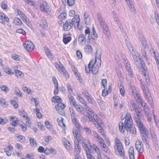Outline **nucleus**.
<instances>
[{
  "label": "nucleus",
  "instance_id": "obj_1",
  "mask_svg": "<svg viewBox=\"0 0 159 159\" xmlns=\"http://www.w3.org/2000/svg\"><path fill=\"white\" fill-rule=\"evenodd\" d=\"M132 121L130 113L129 112L127 113L124 123L122 122L119 123L120 131L124 133L125 129L127 132H129L133 135H135L136 133V129L132 125Z\"/></svg>",
  "mask_w": 159,
  "mask_h": 159
},
{
  "label": "nucleus",
  "instance_id": "obj_2",
  "mask_svg": "<svg viewBox=\"0 0 159 159\" xmlns=\"http://www.w3.org/2000/svg\"><path fill=\"white\" fill-rule=\"evenodd\" d=\"M84 109L87 111L86 116L87 118V120L89 122H93L94 124L100 119L98 116L89 107L85 108Z\"/></svg>",
  "mask_w": 159,
  "mask_h": 159
},
{
  "label": "nucleus",
  "instance_id": "obj_3",
  "mask_svg": "<svg viewBox=\"0 0 159 159\" xmlns=\"http://www.w3.org/2000/svg\"><path fill=\"white\" fill-rule=\"evenodd\" d=\"M72 132L76 140L74 141L75 150L77 151V152H80V147L79 145V143L80 142L78 140L79 134H78V131L77 130L73 129Z\"/></svg>",
  "mask_w": 159,
  "mask_h": 159
},
{
  "label": "nucleus",
  "instance_id": "obj_4",
  "mask_svg": "<svg viewBox=\"0 0 159 159\" xmlns=\"http://www.w3.org/2000/svg\"><path fill=\"white\" fill-rule=\"evenodd\" d=\"M69 110L73 123L78 129L81 128L80 124L79 122L77 120L76 118L75 111L72 107L70 108Z\"/></svg>",
  "mask_w": 159,
  "mask_h": 159
},
{
  "label": "nucleus",
  "instance_id": "obj_5",
  "mask_svg": "<svg viewBox=\"0 0 159 159\" xmlns=\"http://www.w3.org/2000/svg\"><path fill=\"white\" fill-rule=\"evenodd\" d=\"M95 127L97 128L98 131L104 137H106V135L103 127V124L101 122L100 119L94 124Z\"/></svg>",
  "mask_w": 159,
  "mask_h": 159
},
{
  "label": "nucleus",
  "instance_id": "obj_6",
  "mask_svg": "<svg viewBox=\"0 0 159 159\" xmlns=\"http://www.w3.org/2000/svg\"><path fill=\"white\" fill-rule=\"evenodd\" d=\"M101 28L103 30L104 33L107 37L109 39L110 36V32L108 26L106 24L105 20H103L100 22H99Z\"/></svg>",
  "mask_w": 159,
  "mask_h": 159
},
{
  "label": "nucleus",
  "instance_id": "obj_7",
  "mask_svg": "<svg viewBox=\"0 0 159 159\" xmlns=\"http://www.w3.org/2000/svg\"><path fill=\"white\" fill-rule=\"evenodd\" d=\"M101 28L103 30L104 33L107 37L109 39L110 36V32L108 26L106 24L105 20H103L100 22H99Z\"/></svg>",
  "mask_w": 159,
  "mask_h": 159
},
{
  "label": "nucleus",
  "instance_id": "obj_8",
  "mask_svg": "<svg viewBox=\"0 0 159 159\" xmlns=\"http://www.w3.org/2000/svg\"><path fill=\"white\" fill-rule=\"evenodd\" d=\"M101 28L103 30L104 33L107 37L109 39L110 36V32L108 26L106 24L105 20H103L100 22H99Z\"/></svg>",
  "mask_w": 159,
  "mask_h": 159
},
{
  "label": "nucleus",
  "instance_id": "obj_9",
  "mask_svg": "<svg viewBox=\"0 0 159 159\" xmlns=\"http://www.w3.org/2000/svg\"><path fill=\"white\" fill-rule=\"evenodd\" d=\"M130 53L133 57L134 61L136 66H143V62L140 58L138 56V54L136 52L133 51L131 52Z\"/></svg>",
  "mask_w": 159,
  "mask_h": 159
},
{
  "label": "nucleus",
  "instance_id": "obj_10",
  "mask_svg": "<svg viewBox=\"0 0 159 159\" xmlns=\"http://www.w3.org/2000/svg\"><path fill=\"white\" fill-rule=\"evenodd\" d=\"M74 19H69L66 20L65 23L63 24V28L64 30L68 31L73 25V21Z\"/></svg>",
  "mask_w": 159,
  "mask_h": 159
},
{
  "label": "nucleus",
  "instance_id": "obj_11",
  "mask_svg": "<svg viewBox=\"0 0 159 159\" xmlns=\"http://www.w3.org/2000/svg\"><path fill=\"white\" fill-rule=\"evenodd\" d=\"M135 148L137 151L139 153H142L144 151L143 143L139 140L136 142Z\"/></svg>",
  "mask_w": 159,
  "mask_h": 159
},
{
  "label": "nucleus",
  "instance_id": "obj_12",
  "mask_svg": "<svg viewBox=\"0 0 159 159\" xmlns=\"http://www.w3.org/2000/svg\"><path fill=\"white\" fill-rule=\"evenodd\" d=\"M24 48L27 51H30L34 48L33 43L30 41H27L23 44Z\"/></svg>",
  "mask_w": 159,
  "mask_h": 159
},
{
  "label": "nucleus",
  "instance_id": "obj_13",
  "mask_svg": "<svg viewBox=\"0 0 159 159\" xmlns=\"http://www.w3.org/2000/svg\"><path fill=\"white\" fill-rule=\"evenodd\" d=\"M66 105L60 102L55 106V108L56 110L58 111L59 113L62 115L64 114V109L65 108Z\"/></svg>",
  "mask_w": 159,
  "mask_h": 159
},
{
  "label": "nucleus",
  "instance_id": "obj_14",
  "mask_svg": "<svg viewBox=\"0 0 159 159\" xmlns=\"http://www.w3.org/2000/svg\"><path fill=\"white\" fill-rule=\"evenodd\" d=\"M114 148L115 150L117 151L120 157H122L123 159L125 158L124 151L122 144L114 146Z\"/></svg>",
  "mask_w": 159,
  "mask_h": 159
},
{
  "label": "nucleus",
  "instance_id": "obj_15",
  "mask_svg": "<svg viewBox=\"0 0 159 159\" xmlns=\"http://www.w3.org/2000/svg\"><path fill=\"white\" fill-rule=\"evenodd\" d=\"M142 89L143 93L145 95V97L147 101H148L150 103H152V98L147 87H146L145 88V89Z\"/></svg>",
  "mask_w": 159,
  "mask_h": 159
},
{
  "label": "nucleus",
  "instance_id": "obj_16",
  "mask_svg": "<svg viewBox=\"0 0 159 159\" xmlns=\"http://www.w3.org/2000/svg\"><path fill=\"white\" fill-rule=\"evenodd\" d=\"M134 120L139 129L145 127L143 123L141 122L140 116H136L134 118Z\"/></svg>",
  "mask_w": 159,
  "mask_h": 159
},
{
  "label": "nucleus",
  "instance_id": "obj_17",
  "mask_svg": "<svg viewBox=\"0 0 159 159\" xmlns=\"http://www.w3.org/2000/svg\"><path fill=\"white\" fill-rule=\"evenodd\" d=\"M41 10L43 12H47V10H49L50 6L45 1H43L40 4Z\"/></svg>",
  "mask_w": 159,
  "mask_h": 159
},
{
  "label": "nucleus",
  "instance_id": "obj_18",
  "mask_svg": "<svg viewBox=\"0 0 159 159\" xmlns=\"http://www.w3.org/2000/svg\"><path fill=\"white\" fill-rule=\"evenodd\" d=\"M141 136L142 139L144 140L146 138H148V130L146 127H144L143 128L139 129Z\"/></svg>",
  "mask_w": 159,
  "mask_h": 159
},
{
  "label": "nucleus",
  "instance_id": "obj_19",
  "mask_svg": "<svg viewBox=\"0 0 159 159\" xmlns=\"http://www.w3.org/2000/svg\"><path fill=\"white\" fill-rule=\"evenodd\" d=\"M98 35L96 31L92 32L90 36H88L89 42L90 43H95L96 39L98 38Z\"/></svg>",
  "mask_w": 159,
  "mask_h": 159
},
{
  "label": "nucleus",
  "instance_id": "obj_20",
  "mask_svg": "<svg viewBox=\"0 0 159 159\" xmlns=\"http://www.w3.org/2000/svg\"><path fill=\"white\" fill-rule=\"evenodd\" d=\"M97 57H96L95 62L93 64V63H91V65H92V68H91V70L92 73L93 74H96L97 73L98 70V68L96 67L95 66H96L97 64Z\"/></svg>",
  "mask_w": 159,
  "mask_h": 159
},
{
  "label": "nucleus",
  "instance_id": "obj_21",
  "mask_svg": "<svg viewBox=\"0 0 159 159\" xmlns=\"http://www.w3.org/2000/svg\"><path fill=\"white\" fill-rule=\"evenodd\" d=\"M125 1L131 11L134 14H135L136 10L132 0H125Z\"/></svg>",
  "mask_w": 159,
  "mask_h": 159
},
{
  "label": "nucleus",
  "instance_id": "obj_22",
  "mask_svg": "<svg viewBox=\"0 0 159 159\" xmlns=\"http://www.w3.org/2000/svg\"><path fill=\"white\" fill-rule=\"evenodd\" d=\"M17 13L21 16V18L25 23L27 25L29 24V22L28 21L27 17L23 13L21 12L20 10L17 11Z\"/></svg>",
  "mask_w": 159,
  "mask_h": 159
},
{
  "label": "nucleus",
  "instance_id": "obj_23",
  "mask_svg": "<svg viewBox=\"0 0 159 159\" xmlns=\"http://www.w3.org/2000/svg\"><path fill=\"white\" fill-rule=\"evenodd\" d=\"M77 95V99L79 100L80 102H81L82 104L84 105V109H85V108H87V107H89L87 105L86 102L85 101V100L84 99L80 96V94L77 93L76 94Z\"/></svg>",
  "mask_w": 159,
  "mask_h": 159
},
{
  "label": "nucleus",
  "instance_id": "obj_24",
  "mask_svg": "<svg viewBox=\"0 0 159 159\" xmlns=\"http://www.w3.org/2000/svg\"><path fill=\"white\" fill-rule=\"evenodd\" d=\"M78 139V140L80 141V142L82 143L83 147L85 146H86V145L89 144V142L88 139H84L83 137L80 134H79Z\"/></svg>",
  "mask_w": 159,
  "mask_h": 159
},
{
  "label": "nucleus",
  "instance_id": "obj_25",
  "mask_svg": "<svg viewBox=\"0 0 159 159\" xmlns=\"http://www.w3.org/2000/svg\"><path fill=\"white\" fill-rule=\"evenodd\" d=\"M78 41L80 44L83 45L85 44L86 43V39L83 34H80L78 37Z\"/></svg>",
  "mask_w": 159,
  "mask_h": 159
},
{
  "label": "nucleus",
  "instance_id": "obj_26",
  "mask_svg": "<svg viewBox=\"0 0 159 159\" xmlns=\"http://www.w3.org/2000/svg\"><path fill=\"white\" fill-rule=\"evenodd\" d=\"M92 47L89 44L86 45L84 47V51L87 54H89L92 51Z\"/></svg>",
  "mask_w": 159,
  "mask_h": 159
},
{
  "label": "nucleus",
  "instance_id": "obj_27",
  "mask_svg": "<svg viewBox=\"0 0 159 159\" xmlns=\"http://www.w3.org/2000/svg\"><path fill=\"white\" fill-rule=\"evenodd\" d=\"M96 55L95 56V57H97V59L99 60V62H98L97 63L96 66H95L97 67L98 68H100L101 66V52H100V53L97 54V53H96Z\"/></svg>",
  "mask_w": 159,
  "mask_h": 159
},
{
  "label": "nucleus",
  "instance_id": "obj_28",
  "mask_svg": "<svg viewBox=\"0 0 159 159\" xmlns=\"http://www.w3.org/2000/svg\"><path fill=\"white\" fill-rule=\"evenodd\" d=\"M68 97L69 98V102L71 105H72L73 106H75V105H77V104L75 102V99L71 95H68Z\"/></svg>",
  "mask_w": 159,
  "mask_h": 159
},
{
  "label": "nucleus",
  "instance_id": "obj_29",
  "mask_svg": "<svg viewBox=\"0 0 159 159\" xmlns=\"http://www.w3.org/2000/svg\"><path fill=\"white\" fill-rule=\"evenodd\" d=\"M71 39L70 37H67L66 35L64 34L63 38V41L65 44H67Z\"/></svg>",
  "mask_w": 159,
  "mask_h": 159
},
{
  "label": "nucleus",
  "instance_id": "obj_30",
  "mask_svg": "<svg viewBox=\"0 0 159 159\" xmlns=\"http://www.w3.org/2000/svg\"><path fill=\"white\" fill-rule=\"evenodd\" d=\"M10 119L11 121L10 124L13 126H16L17 124L16 121L17 118L15 117H14L13 116H11Z\"/></svg>",
  "mask_w": 159,
  "mask_h": 159
},
{
  "label": "nucleus",
  "instance_id": "obj_31",
  "mask_svg": "<svg viewBox=\"0 0 159 159\" xmlns=\"http://www.w3.org/2000/svg\"><path fill=\"white\" fill-rule=\"evenodd\" d=\"M92 63H93L92 61H90L87 67H86V66H85V71L87 73H90L92 66V65H91Z\"/></svg>",
  "mask_w": 159,
  "mask_h": 159
},
{
  "label": "nucleus",
  "instance_id": "obj_32",
  "mask_svg": "<svg viewBox=\"0 0 159 159\" xmlns=\"http://www.w3.org/2000/svg\"><path fill=\"white\" fill-rule=\"evenodd\" d=\"M144 47H142L141 50V53L145 60H148V58L146 56V49Z\"/></svg>",
  "mask_w": 159,
  "mask_h": 159
},
{
  "label": "nucleus",
  "instance_id": "obj_33",
  "mask_svg": "<svg viewBox=\"0 0 159 159\" xmlns=\"http://www.w3.org/2000/svg\"><path fill=\"white\" fill-rule=\"evenodd\" d=\"M74 107H76V110L79 113L82 114V107L80 105H78L77 104V105H75L74 106Z\"/></svg>",
  "mask_w": 159,
  "mask_h": 159
},
{
  "label": "nucleus",
  "instance_id": "obj_34",
  "mask_svg": "<svg viewBox=\"0 0 159 159\" xmlns=\"http://www.w3.org/2000/svg\"><path fill=\"white\" fill-rule=\"evenodd\" d=\"M14 23L16 25H20L22 24L21 20L17 17H15L14 19Z\"/></svg>",
  "mask_w": 159,
  "mask_h": 159
},
{
  "label": "nucleus",
  "instance_id": "obj_35",
  "mask_svg": "<svg viewBox=\"0 0 159 159\" xmlns=\"http://www.w3.org/2000/svg\"><path fill=\"white\" fill-rule=\"evenodd\" d=\"M44 49L45 50V52L47 56L49 57L52 58V56L50 52V51L48 48L47 47H44Z\"/></svg>",
  "mask_w": 159,
  "mask_h": 159
},
{
  "label": "nucleus",
  "instance_id": "obj_36",
  "mask_svg": "<svg viewBox=\"0 0 159 159\" xmlns=\"http://www.w3.org/2000/svg\"><path fill=\"white\" fill-rule=\"evenodd\" d=\"M63 118L61 117L60 119L58 118L57 119L58 125L61 127H62L65 126V124L63 121Z\"/></svg>",
  "mask_w": 159,
  "mask_h": 159
},
{
  "label": "nucleus",
  "instance_id": "obj_37",
  "mask_svg": "<svg viewBox=\"0 0 159 159\" xmlns=\"http://www.w3.org/2000/svg\"><path fill=\"white\" fill-rule=\"evenodd\" d=\"M138 102H139V104L143 107L144 110L148 108V107L146 103L142 99H141V100H139Z\"/></svg>",
  "mask_w": 159,
  "mask_h": 159
},
{
  "label": "nucleus",
  "instance_id": "obj_38",
  "mask_svg": "<svg viewBox=\"0 0 159 159\" xmlns=\"http://www.w3.org/2000/svg\"><path fill=\"white\" fill-rule=\"evenodd\" d=\"M72 19H74V21H73V25L75 28H78L79 25V20L76 19L75 18H73Z\"/></svg>",
  "mask_w": 159,
  "mask_h": 159
},
{
  "label": "nucleus",
  "instance_id": "obj_39",
  "mask_svg": "<svg viewBox=\"0 0 159 159\" xmlns=\"http://www.w3.org/2000/svg\"><path fill=\"white\" fill-rule=\"evenodd\" d=\"M93 150L97 154V155L101 153V152L100 149L97 147L96 145L93 144Z\"/></svg>",
  "mask_w": 159,
  "mask_h": 159
},
{
  "label": "nucleus",
  "instance_id": "obj_40",
  "mask_svg": "<svg viewBox=\"0 0 159 159\" xmlns=\"http://www.w3.org/2000/svg\"><path fill=\"white\" fill-rule=\"evenodd\" d=\"M42 22L39 24L41 26L44 27V26H47V23L46 20L44 18H43L42 19Z\"/></svg>",
  "mask_w": 159,
  "mask_h": 159
},
{
  "label": "nucleus",
  "instance_id": "obj_41",
  "mask_svg": "<svg viewBox=\"0 0 159 159\" xmlns=\"http://www.w3.org/2000/svg\"><path fill=\"white\" fill-rule=\"evenodd\" d=\"M61 72L63 73V74L65 75L66 78H69V75L68 74L66 70L65 69L64 67L63 66L61 67Z\"/></svg>",
  "mask_w": 159,
  "mask_h": 159
},
{
  "label": "nucleus",
  "instance_id": "obj_42",
  "mask_svg": "<svg viewBox=\"0 0 159 159\" xmlns=\"http://www.w3.org/2000/svg\"><path fill=\"white\" fill-rule=\"evenodd\" d=\"M126 46L127 47L128 49H129L130 52H131L132 51H134V48L132 46V45L129 42H127V43H126Z\"/></svg>",
  "mask_w": 159,
  "mask_h": 159
},
{
  "label": "nucleus",
  "instance_id": "obj_43",
  "mask_svg": "<svg viewBox=\"0 0 159 159\" xmlns=\"http://www.w3.org/2000/svg\"><path fill=\"white\" fill-rule=\"evenodd\" d=\"M14 92L16 95L20 97H21L22 94L18 88L16 87L15 88Z\"/></svg>",
  "mask_w": 159,
  "mask_h": 159
},
{
  "label": "nucleus",
  "instance_id": "obj_44",
  "mask_svg": "<svg viewBox=\"0 0 159 159\" xmlns=\"http://www.w3.org/2000/svg\"><path fill=\"white\" fill-rule=\"evenodd\" d=\"M92 148V147L91 144L90 143V142L89 143V144H87L86 146H85L83 147L85 151V152H86V150H87V151H89V152H89V151L90 150V149H91Z\"/></svg>",
  "mask_w": 159,
  "mask_h": 159
},
{
  "label": "nucleus",
  "instance_id": "obj_45",
  "mask_svg": "<svg viewBox=\"0 0 159 159\" xmlns=\"http://www.w3.org/2000/svg\"><path fill=\"white\" fill-rule=\"evenodd\" d=\"M8 121V120L7 118L2 119L0 117V124L4 125L6 124Z\"/></svg>",
  "mask_w": 159,
  "mask_h": 159
},
{
  "label": "nucleus",
  "instance_id": "obj_46",
  "mask_svg": "<svg viewBox=\"0 0 159 159\" xmlns=\"http://www.w3.org/2000/svg\"><path fill=\"white\" fill-rule=\"evenodd\" d=\"M29 141L31 145L33 146H36L37 143L34 139L32 138H30L29 139Z\"/></svg>",
  "mask_w": 159,
  "mask_h": 159
},
{
  "label": "nucleus",
  "instance_id": "obj_47",
  "mask_svg": "<svg viewBox=\"0 0 159 159\" xmlns=\"http://www.w3.org/2000/svg\"><path fill=\"white\" fill-rule=\"evenodd\" d=\"M64 144L67 149H70V144L68 140H66V141L64 142Z\"/></svg>",
  "mask_w": 159,
  "mask_h": 159
},
{
  "label": "nucleus",
  "instance_id": "obj_48",
  "mask_svg": "<svg viewBox=\"0 0 159 159\" xmlns=\"http://www.w3.org/2000/svg\"><path fill=\"white\" fill-rule=\"evenodd\" d=\"M19 141L21 142H23L25 141V138L23 136L21 135H18V136H17Z\"/></svg>",
  "mask_w": 159,
  "mask_h": 159
},
{
  "label": "nucleus",
  "instance_id": "obj_49",
  "mask_svg": "<svg viewBox=\"0 0 159 159\" xmlns=\"http://www.w3.org/2000/svg\"><path fill=\"white\" fill-rule=\"evenodd\" d=\"M66 14L65 13L62 12L58 16L59 19L61 20H64L66 18Z\"/></svg>",
  "mask_w": 159,
  "mask_h": 159
},
{
  "label": "nucleus",
  "instance_id": "obj_50",
  "mask_svg": "<svg viewBox=\"0 0 159 159\" xmlns=\"http://www.w3.org/2000/svg\"><path fill=\"white\" fill-rule=\"evenodd\" d=\"M140 41L141 44L143 46V47H144V48H146L147 47V42L145 38L140 40Z\"/></svg>",
  "mask_w": 159,
  "mask_h": 159
},
{
  "label": "nucleus",
  "instance_id": "obj_51",
  "mask_svg": "<svg viewBox=\"0 0 159 159\" xmlns=\"http://www.w3.org/2000/svg\"><path fill=\"white\" fill-rule=\"evenodd\" d=\"M19 113L21 116L24 118H26L27 116L26 113L23 110H21L19 111Z\"/></svg>",
  "mask_w": 159,
  "mask_h": 159
},
{
  "label": "nucleus",
  "instance_id": "obj_52",
  "mask_svg": "<svg viewBox=\"0 0 159 159\" xmlns=\"http://www.w3.org/2000/svg\"><path fill=\"white\" fill-rule=\"evenodd\" d=\"M3 70L7 73L9 74H14V72H12L11 71V69H9L8 68H6L5 67V68H3Z\"/></svg>",
  "mask_w": 159,
  "mask_h": 159
},
{
  "label": "nucleus",
  "instance_id": "obj_53",
  "mask_svg": "<svg viewBox=\"0 0 159 159\" xmlns=\"http://www.w3.org/2000/svg\"><path fill=\"white\" fill-rule=\"evenodd\" d=\"M97 17L99 23L104 20L102 18V15L100 13H97Z\"/></svg>",
  "mask_w": 159,
  "mask_h": 159
},
{
  "label": "nucleus",
  "instance_id": "obj_54",
  "mask_svg": "<svg viewBox=\"0 0 159 159\" xmlns=\"http://www.w3.org/2000/svg\"><path fill=\"white\" fill-rule=\"evenodd\" d=\"M89 151H87V150H86V154L88 159H95L94 157L91 154H89Z\"/></svg>",
  "mask_w": 159,
  "mask_h": 159
},
{
  "label": "nucleus",
  "instance_id": "obj_55",
  "mask_svg": "<svg viewBox=\"0 0 159 159\" xmlns=\"http://www.w3.org/2000/svg\"><path fill=\"white\" fill-rule=\"evenodd\" d=\"M11 102L15 108H17L18 107V104L16 101L14 100H11Z\"/></svg>",
  "mask_w": 159,
  "mask_h": 159
},
{
  "label": "nucleus",
  "instance_id": "obj_56",
  "mask_svg": "<svg viewBox=\"0 0 159 159\" xmlns=\"http://www.w3.org/2000/svg\"><path fill=\"white\" fill-rule=\"evenodd\" d=\"M1 89L4 92H7L9 91L8 88L5 85H3L0 87Z\"/></svg>",
  "mask_w": 159,
  "mask_h": 159
},
{
  "label": "nucleus",
  "instance_id": "obj_57",
  "mask_svg": "<svg viewBox=\"0 0 159 159\" xmlns=\"http://www.w3.org/2000/svg\"><path fill=\"white\" fill-rule=\"evenodd\" d=\"M59 64H58L57 62H55L54 63V65L56 68H59V69H61V67L63 66V65L60 61H59Z\"/></svg>",
  "mask_w": 159,
  "mask_h": 159
},
{
  "label": "nucleus",
  "instance_id": "obj_58",
  "mask_svg": "<svg viewBox=\"0 0 159 159\" xmlns=\"http://www.w3.org/2000/svg\"><path fill=\"white\" fill-rule=\"evenodd\" d=\"M85 97L89 103L92 104L93 103V99L91 97L90 95Z\"/></svg>",
  "mask_w": 159,
  "mask_h": 159
},
{
  "label": "nucleus",
  "instance_id": "obj_59",
  "mask_svg": "<svg viewBox=\"0 0 159 159\" xmlns=\"http://www.w3.org/2000/svg\"><path fill=\"white\" fill-rule=\"evenodd\" d=\"M142 140L143 142L145 143L146 148H149V145L148 144V138H145V139H144V140L143 139H142Z\"/></svg>",
  "mask_w": 159,
  "mask_h": 159
},
{
  "label": "nucleus",
  "instance_id": "obj_60",
  "mask_svg": "<svg viewBox=\"0 0 159 159\" xmlns=\"http://www.w3.org/2000/svg\"><path fill=\"white\" fill-rule=\"evenodd\" d=\"M120 89V93L122 97H124L125 96V91L124 89L122 88L121 85H120L119 87Z\"/></svg>",
  "mask_w": 159,
  "mask_h": 159
},
{
  "label": "nucleus",
  "instance_id": "obj_61",
  "mask_svg": "<svg viewBox=\"0 0 159 159\" xmlns=\"http://www.w3.org/2000/svg\"><path fill=\"white\" fill-rule=\"evenodd\" d=\"M67 89L68 91V92H69L70 95H71V94L72 93V92L73 91V90L72 88V87H71V85L69 84H67Z\"/></svg>",
  "mask_w": 159,
  "mask_h": 159
},
{
  "label": "nucleus",
  "instance_id": "obj_62",
  "mask_svg": "<svg viewBox=\"0 0 159 159\" xmlns=\"http://www.w3.org/2000/svg\"><path fill=\"white\" fill-rule=\"evenodd\" d=\"M138 36L139 40L144 38L143 35L141 31L138 32Z\"/></svg>",
  "mask_w": 159,
  "mask_h": 159
},
{
  "label": "nucleus",
  "instance_id": "obj_63",
  "mask_svg": "<svg viewBox=\"0 0 159 159\" xmlns=\"http://www.w3.org/2000/svg\"><path fill=\"white\" fill-rule=\"evenodd\" d=\"M75 0H67V3L69 6H73L75 3Z\"/></svg>",
  "mask_w": 159,
  "mask_h": 159
},
{
  "label": "nucleus",
  "instance_id": "obj_64",
  "mask_svg": "<svg viewBox=\"0 0 159 159\" xmlns=\"http://www.w3.org/2000/svg\"><path fill=\"white\" fill-rule=\"evenodd\" d=\"M4 151L6 152V154L8 156H10L11 154V150L8 149L7 148H4Z\"/></svg>",
  "mask_w": 159,
  "mask_h": 159
}]
</instances>
